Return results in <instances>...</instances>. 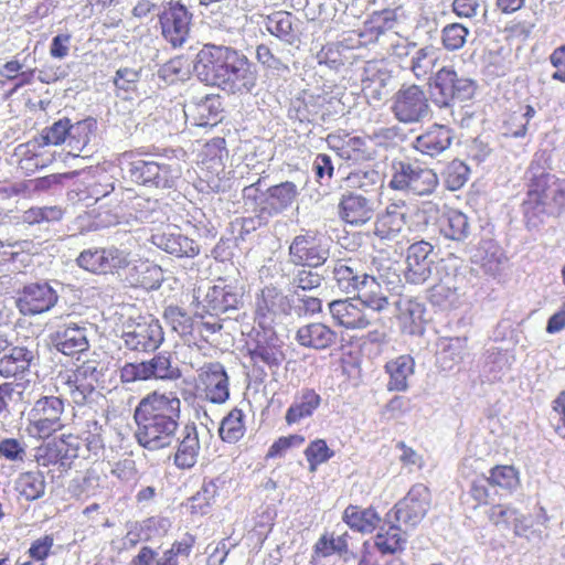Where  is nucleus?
I'll use <instances>...</instances> for the list:
<instances>
[{
	"label": "nucleus",
	"mask_w": 565,
	"mask_h": 565,
	"mask_svg": "<svg viewBox=\"0 0 565 565\" xmlns=\"http://www.w3.org/2000/svg\"><path fill=\"white\" fill-rule=\"evenodd\" d=\"M194 71L228 94H248L257 83L256 67L247 56L224 45L205 44L196 54Z\"/></svg>",
	"instance_id": "obj_1"
},
{
	"label": "nucleus",
	"mask_w": 565,
	"mask_h": 565,
	"mask_svg": "<svg viewBox=\"0 0 565 565\" xmlns=\"http://www.w3.org/2000/svg\"><path fill=\"white\" fill-rule=\"evenodd\" d=\"M530 180L522 210L529 228H537L550 215L565 210V180L545 172L540 158L527 170Z\"/></svg>",
	"instance_id": "obj_2"
},
{
	"label": "nucleus",
	"mask_w": 565,
	"mask_h": 565,
	"mask_svg": "<svg viewBox=\"0 0 565 565\" xmlns=\"http://www.w3.org/2000/svg\"><path fill=\"white\" fill-rule=\"evenodd\" d=\"M167 212L159 203V199H143V224L147 223L149 237L156 247L178 257H194L200 249L198 244L179 233V230L168 224Z\"/></svg>",
	"instance_id": "obj_3"
},
{
	"label": "nucleus",
	"mask_w": 565,
	"mask_h": 565,
	"mask_svg": "<svg viewBox=\"0 0 565 565\" xmlns=\"http://www.w3.org/2000/svg\"><path fill=\"white\" fill-rule=\"evenodd\" d=\"M332 279L338 289L345 294H356L372 311L381 312L388 307V299L373 276L363 273L353 259L337 260L332 267Z\"/></svg>",
	"instance_id": "obj_4"
},
{
	"label": "nucleus",
	"mask_w": 565,
	"mask_h": 565,
	"mask_svg": "<svg viewBox=\"0 0 565 565\" xmlns=\"http://www.w3.org/2000/svg\"><path fill=\"white\" fill-rule=\"evenodd\" d=\"M429 88L431 103L452 116L456 105L475 96L477 83L451 66H443L429 77Z\"/></svg>",
	"instance_id": "obj_5"
},
{
	"label": "nucleus",
	"mask_w": 565,
	"mask_h": 565,
	"mask_svg": "<svg viewBox=\"0 0 565 565\" xmlns=\"http://www.w3.org/2000/svg\"><path fill=\"white\" fill-rule=\"evenodd\" d=\"M64 401L57 396H43L34 402L26 415L25 430L38 439L49 438L64 427Z\"/></svg>",
	"instance_id": "obj_6"
},
{
	"label": "nucleus",
	"mask_w": 565,
	"mask_h": 565,
	"mask_svg": "<svg viewBox=\"0 0 565 565\" xmlns=\"http://www.w3.org/2000/svg\"><path fill=\"white\" fill-rule=\"evenodd\" d=\"M390 110L401 124H420L431 114L429 99L424 88L416 84H404L392 96Z\"/></svg>",
	"instance_id": "obj_7"
},
{
	"label": "nucleus",
	"mask_w": 565,
	"mask_h": 565,
	"mask_svg": "<svg viewBox=\"0 0 565 565\" xmlns=\"http://www.w3.org/2000/svg\"><path fill=\"white\" fill-rule=\"evenodd\" d=\"M438 184L437 174L428 168H422L407 161H393L390 188L407 191L415 195H428Z\"/></svg>",
	"instance_id": "obj_8"
},
{
	"label": "nucleus",
	"mask_w": 565,
	"mask_h": 565,
	"mask_svg": "<svg viewBox=\"0 0 565 565\" xmlns=\"http://www.w3.org/2000/svg\"><path fill=\"white\" fill-rule=\"evenodd\" d=\"M82 439L74 435L62 436L42 444L35 450L41 467H54L60 473L67 472L81 456Z\"/></svg>",
	"instance_id": "obj_9"
},
{
	"label": "nucleus",
	"mask_w": 565,
	"mask_h": 565,
	"mask_svg": "<svg viewBox=\"0 0 565 565\" xmlns=\"http://www.w3.org/2000/svg\"><path fill=\"white\" fill-rule=\"evenodd\" d=\"M430 505L429 489L422 484H414L407 494L399 500L386 514V521L394 520L404 526V532L415 529L425 518Z\"/></svg>",
	"instance_id": "obj_10"
},
{
	"label": "nucleus",
	"mask_w": 565,
	"mask_h": 565,
	"mask_svg": "<svg viewBox=\"0 0 565 565\" xmlns=\"http://www.w3.org/2000/svg\"><path fill=\"white\" fill-rule=\"evenodd\" d=\"M330 255L327 239L312 231L294 237L289 245L290 262L297 266L319 267Z\"/></svg>",
	"instance_id": "obj_11"
},
{
	"label": "nucleus",
	"mask_w": 565,
	"mask_h": 565,
	"mask_svg": "<svg viewBox=\"0 0 565 565\" xmlns=\"http://www.w3.org/2000/svg\"><path fill=\"white\" fill-rule=\"evenodd\" d=\"M198 390L201 395L213 404H224L230 398V379L224 365L220 362L203 364L198 374Z\"/></svg>",
	"instance_id": "obj_12"
},
{
	"label": "nucleus",
	"mask_w": 565,
	"mask_h": 565,
	"mask_svg": "<svg viewBox=\"0 0 565 565\" xmlns=\"http://www.w3.org/2000/svg\"><path fill=\"white\" fill-rule=\"evenodd\" d=\"M243 295V288L237 281L220 278L207 289L202 301L203 309L212 316L235 311L242 303Z\"/></svg>",
	"instance_id": "obj_13"
},
{
	"label": "nucleus",
	"mask_w": 565,
	"mask_h": 565,
	"mask_svg": "<svg viewBox=\"0 0 565 565\" xmlns=\"http://www.w3.org/2000/svg\"><path fill=\"white\" fill-rule=\"evenodd\" d=\"M100 375L98 363L96 361H86L74 371H68L60 377L72 401L77 405H83L94 392Z\"/></svg>",
	"instance_id": "obj_14"
},
{
	"label": "nucleus",
	"mask_w": 565,
	"mask_h": 565,
	"mask_svg": "<svg viewBox=\"0 0 565 565\" xmlns=\"http://www.w3.org/2000/svg\"><path fill=\"white\" fill-rule=\"evenodd\" d=\"M192 14L182 4H175L159 15L161 33L173 47H180L186 41L191 28Z\"/></svg>",
	"instance_id": "obj_15"
},
{
	"label": "nucleus",
	"mask_w": 565,
	"mask_h": 565,
	"mask_svg": "<svg viewBox=\"0 0 565 565\" xmlns=\"http://www.w3.org/2000/svg\"><path fill=\"white\" fill-rule=\"evenodd\" d=\"M434 247L430 243L419 241L407 248L405 279L409 284L422 285L431 276Z\"/></svg>",
	"instance_id": "obj_16"
},
{
	"label": "nucleus",
	"mask_w": 565,
	"mask_h": 565,
	"mask_svg": "<svg viewBox=\"0 0 565 565\" xmlns=\"http://www.w3.org/2000/svg\"><path fill=\"white\" fill-rule=\"evenodd\" d=\"M392 79V72L384 60L367 61L361 77L362 92L367 99L381 102L387 95Z\"/></svg>",
	"instance_id": "obj_17"
},
{
	"label": "nucleus",
	"mask_w": 565,
	"mask_h": 565,
	"mask_svg": "<svg viewBox=\"0 0 565 565\" xmlns=\"http://www.w3.org/2000/svg\"><path fill=\"white\" fill-rule=\"evenodd\" d=\"M57 299V292L49 282H34L24 286L17 305L23 315H38L53 308Z\"/></svg>",
	"instance_id": "obj_18"
},
{
	"label": "nucleus",
	"mask_w": 565,
	"mask_h": 565,
	"mask_svg": "<svg viewBox=\"0 0 565 565\" xmlns=\"http://www.w3.org/2000/svg\"><path fill=\"white\" fill-rule=\"evenodd\" d=\"M409 209L404 201L390 203L385 210L376 216L374 234L380 239L393 241L406 228Z\"/></svg>",
	"instance_id": "obj_19"
},
{
	"label": "nucleus",
	"mask_w": 565,
	"mask_h": 565,
	"mask_svg": "<svg viewBox=\"0 0 565 565\" xmlns=\"http://www.w3.org/2000/svg\"><path fill=\"white\" fill-rule=\"evenodd\" d=\"M299 189L291 181H284L265 190L260 202V218L268 220L276 216L296 202Z\"/></svg>",
	"instance_id": "obj_20"
},
{
	"label": "nucleus",
	"mask_w": 565,
	"mask_h": 565,
	"mask_svg": "<svg viewBox=\"0 0 565 565\" xmlns=\"http://www.w3.org/2000/svg\"><path fill=\"white\" fill-rule=\"evenodd\" d=\"M369 309L359 298L333 300L329 303V311L333 320L345 329H365L370 326Z\"/></svg>",
	"instance_id": "obj_21"
},
{
	"label": "nucleus",
	"mask_w": 565,
	"mask_h": 565,
	"mask_svg": "<svg viewBox=\"0 0 565 565\" xmlns=\"http://www.w3.org/2000/svg\"><path fill=\"white\" fill-rule=\"evenodd\" d=\"M374 212V200L369 196L347 191L340 199L339 216L347 224L364 225L372 220Z\"/></svg>",
	"instance_id": "obj_22"
},
{
	"label": "nucleus",
	"mask_w": 565,
	"mask_h": 565,
	"mask_svg": "<svg viewBox=\"0 0 565 565\" xmlns=\"http://www.w3.org/2000/svg\"><path fill=\"white\" fill-rule=\"evenodd\" d=\"M263 329V333L257 334L255 345L249 348L250 359L255 365L263 363L270 369L278 367L285 360L282 341L270 328Z\"/></svg>",
	"instance_id": "obj_23"
},
{
	"label": "nucleus",
	"mask_w": 565,
	"mask_h": 565,
	"mask_svg": "<svg viewBox=\"0 0 565 565\" xmlns=\"http://www.w3.org/2000/svg\"><path fill=\"white\" fill-rule=\"evenodd\" d=\"M178 423L172 416L152 415L143 422V448L154 450L169 446Z\"/></svg>",
	"instance_id": "obj_24"
},
{
	"label": "nucleus",
	"mask_w": 565,
	"mask_h": 565,
	"mask_svg": "<svg viewBox=\"0 0 565 565\" xmlns=\"http://www.w3.org/2000/svg\"><path fill=\"white\" fill-rule=\"evenodd\" d=\"M291 301L275 287H265L256 301V317L262 328L268 327L276 315H288Z\"/></svg>",
	"instance_id": "obj_25"
},
{
	"label": "nucleus",
	"mask_w": 565,
	"mask_h": 565,
	"mask_svg": "<svg viewBox=\"0 0 565 565\" xmlns=\"http://www.w3.org/2000/svg\"><path fill=\"white\" fill-rule=\"evenodd\" d=\"M454 137L455 134L450 127L434 124L415 138L414 148L420 153L434 158L450 147Z\"/></svg>",
	"instance_id": "obj_26"
},
{
	"label": "nucleus",
	"mask_w": 565,
	"mask_h": 565,
	"mask_svg": "<svg viewBox=\"0 0 565 565\" xmlns=\"http://www.w3.org/2000/svg\"><path fill=\"white\" fill-rule=\"evenodd\" d=\"M327 142L345 160L361 161L369 160L373 157L370 137L345 136V138L342 139L340 136L329 135Z\"/></svg>",
	"instance_id": "obj_27"
},
{
	"label": "nucleus",
	"mask_w": 565,
	"mask_h": 565,
	"mask_svg": "<svg viewBox=\"0 0 565 565\" xmlns=\"http://www.w3.org/2000/svg\"><path fill=\"white\" fill-rule=\"evenodd\" d=\"M437 284L429 289V301L437 307L448 308L454 306L458 300L459 277L456 269L448 270L446 266H439L437 273L440 275Z\"/></svg>",
	"instance_id": "obj_28"
},
{
	"label": "nucleus",
	"mask_w": 565,
	"mask_h": 565,
	"mask_svg": "<svg viewBox=\"0 0 565 565\" xmlns=\"http://www.w3.org/2000/svg\"><path fill=\"white\" fill-rule=\"evenodd\" d=\"M76 262L88 271L106 273L121 266L124 259L117 248H89L83 250Z\"/></svg>",
	"instance_id": "obj_29"
},
{
	"label": "nucleus",
	"mask_w": 565,
	"mask_h": 565,
	"mask_svg": "<svg viewBox=\"0 0 565 565\" xmlns=\"http://www.w3.org/2000/svg\"><path fill=\"white\" fill-rule=\"evenodd\" d=\"M322 398L313 388L303 387L296 393L294 401L288 407L285 420L288 425L300 423L311 417L320 407Z\"/></svg>",
	"instance_id": "obj_30"
},
{
	"label": "nucleus",
	"mask_w": 565,
	"mask_h": 565,
	"mask_svg": "<svg viewBox=\"0 0 565 565\" xmlns=\"http://www.w3.org/2000/svg\"><path fill=\"white\" fill-rule=\"evenodd\" d=\"M53 343L65 355L84 352L89 347L86 328L75 323L61 327L53 335Z\"/></svg>",
	"instance_id": "obj_31"
},
{
	"label": "nucleus",
	"mask_w": 565,
	"mask_h": 565,
	"mask_svg": "<svg viewBox=\"0 0 565 565\" xmlns=\"http://www.w3.org/2000/svg\"><path fill=\"white\" fill-rule=\"evenodd\" d=\"M296 340L302 347L324 350L335 343L337 333L323 323L313 322L300 327L296 333Z\"/></svg>",
	"instance_id": "obj_32"
},
{
	"label": "nucleus",
	"mask_w": 565,
	"mask_h": 565,
	"mask_svg": "<svg viewBox=\"0 0 565 565\" xmlns=\"http://www.w3.org/2000/svg\"><path fill=\"white\" fill-rule=\"evenodd\" d=\"M384 369L390 376L387 391L405 392L408 388V379L414 374L415 361L411 355L404 354L386 362Z\"/></svg>",
	"instance_id": "obj_33"
},
{
	"label": "nucleus",
	"mask_w": 565,
	"mask_h": 565,
	"mask_svg": "<svg viewBox=\"0 0 565 565\" xmlns=\"http://www.w3.org/2000/svg\"><path fill=\"white\" fill-rule=\"evenodd\" d=\"M437 60L436 47L425 45L413 52L403 68L409 71L416 79L424 81L433 76L431 73Z\"/></svg>",
	"instance_id": "obj_34"
},
{
	"label": "nucleus",
	"mask_w": 565,
	"mask_h": 565,
	"mask_svg": "<svg viewBox=\"0 0 565 565\" xmlns=\"http://www.w3.org/2000/svg\"><path fill=\"white\" fill-rule=\"evenodd\" d=\"M189 113L194 117V124L200 127L214 126L222 111L218 95H206L188 105Z\"/></svg>",
	"instance_id": "obj_35"
},
{
	"label": "nucleus",
	"mask_w": 565,
	"mask_h": 565,
	"mask_svg": "<svg viewBox=\"0 0 565 565\" xmlns=\"http://www.w3.org/2000/svg\"><path fill=\"white\" fill-rule=\"evenodd\" d=\"M439 232L447 239L465 242L470 235L469 218L458 210H449L439 221Z\"/></svg>",
	"instance_id": "obj_36"
},
{
	"label": "nucleus",
	"mask_w": 565,
	"mask_h": 565,
	"mask_svg": "<svg viewBox=\"0 0 565 565\" xmlns=\"http://www.w3.org/2000/svg\"><path fill=\"white\" fill-rule=\"evenodd\" d=\"M200 450V443L194 426H185L182 433V439L179 443L174 455V463L181 469H189L196 462Z\"/></svg>",
	"instance_id": "obj_37"
},
{
	"label": "nucleus",
	"mask_w": 565,
	"mask_h": 565,
	"mask_svg": "<svg viewBox=\"0 0 565 565\" xmlns=\"http://www.w3.org/2000/svg\"><path fill=\"white\" fill-rule=\"evenodd\" d=\"M294 15L288 11H275L264 19V25L271 35L291 45L297 41L294 31Z\"/></svg>",
	"instance_id": "obj_38"
},
{
	"label": "nucleus",
	"mask_w": 565,
	"mask_h": 565,
	"mask_svg": "<svg viewBox=\"0 0 565 565\" xmlns=\"http://www.w3.org/2000/svg\"><path fill=\"white\" fill-rule=\"evenodd\" d=\"M34 360L32 351L23 347H14L0 359V374L4 377L19 376L26 372Z\"/></svg>",
	"instance_id": "obj_39"
},
{
	"label": "nucleus",
	"mask_w": 565,
	"mask_h": 565,
	"mask_svg": "<svg viewBox=\"0 0 565 565\" xmlns=\"http://www.w3.org/2000/svg\"><path fill=\"white\" fill-rule=\"evenodd\" d=\"M343 521L355 531L361 533L373 532L381 518L372 508L361 509L358 505H349L343 512Z\"/></svg>",
	"instance_id": "obj_40"
},
{
	"label": "nucleus",
	"mask_w": 565,
	"mask_h": 565,
	"mask_svg": "<svg viewBox=\"0 0 565 565\" xmlns=\"http://www.w3.org/2000/svg\"><path fill=\"white\" fill-rule=\"evenodd\" d=\"M179 407L180 399L173 396L172 393L167 395L153 392L143 398V422L152 415L172 416L174 418L178 416Z\"/></svg>",
	"instance_id": "obj_41"
},
{
	"label": "nucleus",
	"mask_w": 565,
	"mask_h": 565,
	"mask_svg": "<svg viewBox=\"0 0 565 565\" xmlns=\"http://www.w3.org/2000/svg\"><path fill=\"white\" fill-rule=\"evenodd\" d=\"M382 185V175L374 168H361L351 171L343 179V186L347 191L361 190L364 193L374 192Z\"/></svg>",
	"instance_id": "obj_42"
},
{
	"label": "nucleus",
	"mask_w": 565,
	"mask_h": 565,
	"mask_svg": "<svg viewBox=\"0 0 565 565\" xmlns=\"http://www.w3.org/2000/svg\"><path fill=\"white\" fill-rule=\"evenodd\" d=\"M388 529L383 532V529L375 536V546L383 554H395L405 548L407 541L402 524L391 520Z\"/></svg>",
	"instance_id": "obj_43"
},
{
	"label": "nucleus",
	"mask_w": 565,
	"mask_h": 565,
	"mask_svg": "<svg viewBox=\"0 0 565 565\" xmlns=\"http://www.w3.org/2000/svg\"><path fill=\"white\" fill-rule=\"evenodd\" d=\"M502 253L491 239L481 241L471 256L473 264L479 265L486 274L493 275L499 270Z\"/></svg>",
	"instance_id": "obj_44"
},
{
	"label": "nucleus",
	"mask_w": 565,
	"mask_h": 565,
	"mask_svg": "<svg viewBox=\"0 0 565 565\" xmlns=\"http://www.w3.org/2000/svg\"><path fill=\"white\" fill-rule=\"evenodd\" d=\"M179 376V369L172 366L167 352L159 353L149 361H143V381L149 379L175 380Z\"/></svg>",
	"instance_id": "obj_45"
},
{
	"label": "nucleus",
	"mask_w": 565,
	"mask_h": 565,
	"mask_svg": "<svg viewBox=\"0 0 565 565\" xmlns=\"http://www.w3.org/2000/svg\"><path fill=\"white\" fill-rule=\"evenodd\" d=\"M172 174L169 167L164 163L143 159V189L154 186L157 189H167L172 185Z\"/></svg>",
	"instance_id": "obj_46"
},
{
	"label": "nucleus",
	"mask_w": 565,
	"mask_h": 565,
	"mask_svg": "<svg viewBox=\"0 0 565 565\" xmlns=\"http://www.w3.org/2000/svg\"><path fill=\"white\" fill-rule=\"evenodd\" d=\"M185 64L186 62L182 57L171 58L160 66L157 73H152L150 82L161 87L162 85H171L178 81H183L189 74Z\"/></svg>",
	"instance_id": "obj_47"
},
{
	"label": "nucleus",
	"mask_w": 565,
	"mask_h": 565,
	"mask_svg": "<svg viewBox=\"0 0 565 565\" xmlns=\"http://www.w3.org/2000/svg\"><path fill=\"white\" fill-rule=\"evenodd\" d=\"M217 493V479L204 480L201 489L189 500V509L191 513L200 515L209 513Z\"/></svg>",
	"instance_id": "obj_48"
},
{
	"label": "nucleus",
	"mask_w": 565,
	"mask_h": 565,
	"mask_svg": "<svg viewBox=\"0 0 565 565\" xmlns=\"http://www.w3.org/2000/svg\"><path fill=\"white\" fill-rule=\"evenodd\" d=\"M220 437L226 443H236L245 434L244 414L238 408H233L222 420Z\"/></svg>",
	"instance_id": "obj_49"
},
{
	"label": "nucleus",
	"mask_w": 565,
	"mask_h": 565,
	"mask_svg": "<svg viewBox=\"0 0 565 565\" xmlns=\"http://www.w3.org/2000/svg\"><path fill=\"white\" fill-rule=\"evenodd\" d=\"M20 493L28 500L34 501L44 495L45 478L40 471H28L18 479Z\"/></svg>",
	"instance_id": "obj_50"
},
{
	"label": "nucleus",
	"mask_w": 565,
	"mask_h": 565,
	"mask_svg": "<svg viewBox=\"0 0 565 565\" xmlns=\"http://www.w3.org/2000/svg\"><path fill=\"white\" fill-rule=\"evenodd\" d=\"M465 340L460 338L444 339L439 343L438 361L443 369L450 370L454 364L462 360L465 352Z\"/></svg>",
	"instance_id": "obj_51"
},
{
	"label": "nucleus",
	"mask_w": 565,
	"mask_h": 565,
	"mask_svg": "<svg viewBox=\"0 0 565 565\" xmlns=\"http://www.w3.org/2000/svg\"><path fill=\"white\" fill-rule=\"evenodd\" d=\"M373 20V24H375L384 40L390 35L394 29L405 19V11L402 7H397L394 9H384L381 11H375L371 15Z\"/></svg>",
	"instance_id": "obj_52"
},
{
	"label": "nucleus",
	"mask_w": 565,
	"mask_h": 565,
	"mask_svg": "<svg viewBox=\"0 0 565 565\" xmlns=\"http://www.w3.org/2000/svg\"><path fill=\"white\" fill-rule=\"evenodd\" d=\"M96 128V121L93 118L72 124L70 121L68 147L72 150L82 151L90 140V134Z\"/></svg>",
	"instance_id": "obj_53"
},
{
	"label": "nucleus",
	"mask_w": 565,
	"mask_h": 565,
	"mask_svg": "<svg viewBox=\"0 0 565 565\" xmlns=\"http://www.w3.org/2000/svg\"><path fill=\"white\" fill-rule=\"evenodd\" d=\"M490 486L507 491H513L520 483L519 472L513 466H495L490 469L488 477Z\"/></svg>",
	"instance_id": "obj_54"
},
{
	"label": "nucleus",
	"mask_w": 565,
	"mask_h": 565,
	"mask_svg": "<svg viewBox=\"0 0 565 565\" xmlns=\"http://www.w3.org/2000/svg\"><path fill=\"white\" fill-rule=\"evenodd\" d=\"M64 210L58 205L34 206L23 213V221L28 224L54 223L63 218Z\"/></svg>",
	"instance_id": "obj_55"
},
{
	"label": "nucleus",
	"mask_w": 565,
	"mask_h": 565,
	"mask_svg": "<svg viewBox=\"0 0 565 565\" xmlns=\"http://www.w3.org/2000/svg\"><path fill=\"white\" fill-rule=\"evenodd\" d=\"M469 30L461 23H449L441 30V43L447 51H457L463 47Z\"/></svg>",
	"instance_id": "obj_56"
},
{
	"label": "nucleus",
	"mask_w": 565,
	"mask_h": 565,
	"mask_svg": "<svg viewBox=\"0 0 565 565\" xmlns=\"http://www.w3.org/2000/svg\"><path fill=\"white\" fill-rule=\"evenodd\" d=\"M469 167L460 160L451 161L444 172V180L447 189L457 191L468 181Z\"/></svg>",
	"instance_id": "obj_57"
},
{
	"label": "nucleus",
	"mask_w": 565,
	"mask_h": 565,
	"mask_svg": "<svg viewBox=\"0 0 565 565\" xmlns=\"http://www.w3.org/2000/svg\"><path fill=\"white\" fill-rule=\"evenodd\" d=\"M143 352L157 350L163 342V330L152 315L143 317Z\"/></svg>",
	"instance_id": "obj_58"
},
{
	"label": "nucleus",
	"mask_w": 565,
	"mask_h": 565,
	"mask_svg": "<svg viewBox=\"0 0 565 565\" xmlns=\"http://www.w3.org/2000/svg\"><path fill=\"white\" fill-rule=\"evenodd\" d=\"M315 267L299 266L290 280L292 287L302 290H313L321 286L323 277L313 270Z\"/></svg>",
	"instance_id": "obj_59"
},
{
	"label": "nucleus",
	"mask_w": 565,
	"mask_h": 565,
	"mask_svg": "<svg viewBox=\"0 0 565 565\" xmlns=\"http://www.w3.org/2000/svg\"><path fill=\"white\" fill-rule=\"evenodd\" d=\"M333 455V450L328 447L323 439L311 441L305 450V456L309 462V470L311 472L316 471L319 465L327 462Z\"/></svg>",
	"instance_id": "obj_60"
},
{
	"label": "nucleus",
	"mask_w": 565,
	"mask_h": 565,
	"mask_svg": "<svg viewBox=\"0 0 565 565\" xmlns=\"http://www.w3.org/2000/svg\"><path fill=\"white\" fill-rule=\"evenodd\" d=\"M26 448L23 438H3L0 440V457L11 462H24Z\"/></svg>",
	"instance_id": "obj_61"
},
{
	"label": "nucleus",
	"mask_w": 565,
	"mask_h": 565,
	"mask_svg": "<svg viewBox=\"0 0 565 565\" xmlns=\"http://www.w3.org/2000/svg\"><path fill=\"white\" fill-rule=\"evenodd\" d=\"M70 119L64 117L53 122L52 126L45 128L42 132L44 145H61L68 141Z\"/></svg>",
	"instance_id": "obj_62"
},
{
	"label": "nucleus",
	"mask_w": 565,
	"mask_h": 565,
	"mask_svg": "<svg viewBox=\"0 0 565 565\" xmlns=\"http://www.w3.org/2000/svg\"><path fill=\"white\" fill-rule=\"evenodd\" d=\"M347 534L338 537L321 536L315 545V552L317 555L327 557L334 553H343L348 551Z\"/></svg>",
	"instance_id": "obj_63"
},
{
	"label": "nucleus",
	"mask_w": 565,
	"mask_h": 565,
	"mask_svg": "<svg viewBox=\"0 0 565 565\" xmlns=\"http://www.w3.org/2000/svg\"><path fill=\"white\" fill-rule=\"evenodd\" d=\"M519 510L507 504H493L487 512L489 521L497 526L509 527L518 516Z\"/></svg>",
	"instance_id": "obj_64"
}]
</instances>
